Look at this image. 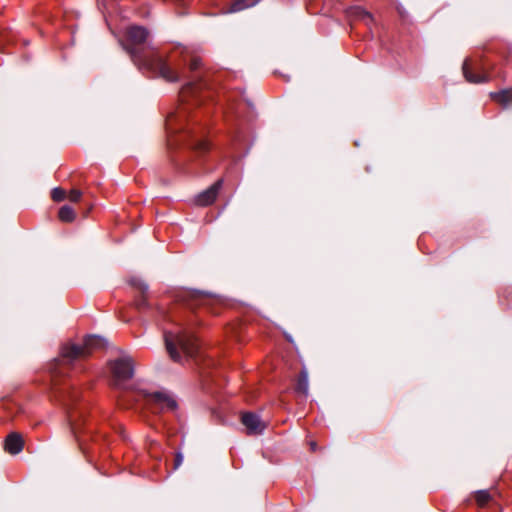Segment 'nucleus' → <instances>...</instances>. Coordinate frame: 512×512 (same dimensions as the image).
<instances>
[{"label": "nucleus", "mask_w": 512, "mask_h": 512, "mask_svg": "<svg viewBox=\"0 0 512 512\" xmlns=\"http://www.w3.org/2000/svg\"><path fill=\"white\" fill-rule=\"evenodd\" d=\"M308 390H309L308 372L305 368H303L297 377L296 384H295V391L298 394L307 396Z\"/></svg>", "instance_id": "f3484780"}, {"label": "nucleus", "mask_w": 512, "mask_h": 512, "mask_svg": "<svg viewBox=\"0 0 512 512\" xmlns=\"http://www.w3.org/2000/svg\"><path fill=\"white\" fill-rule=\"evenodd\" d=\"M105 340L97 335H88L84 338L83 344L66 343L61 347L60 359L55 360V366L70 365L78 359H85L94 350L103 348Z\"/></svg>", "instance_id": "20e7f679"}, {"label": "nucleus", "mask_w": 512, "mask_h": 512, "mask_svg": "<svg viewBox=\"0 0 512 512\" xmlns=\"http://www.w3.org/2000/svg\"><path fill=\"white\" fill-rule=\"evenodd\" d=\"M144 401L146 409L154 414H159L164 411H174L177 408V402L167 392L155 391L149 392L147 390H138L136 392L135 401Z\"/></svg>", "instance_id": "423d86ee"}, {"label": "nucleus", "mask_w": 512, "mask_h": 512, "mask_svg": "<svg viewBox=\"0 0 512 512\" xmlns=\"http://www.w3.org/2000/svg\"><path fill=\"white\" fill-rule=\"evenodd\" d=\"M247 105H248L249 107H252V106H253V105H252V103H250V102H247Z\"/></svg>", "instance_id": "a878e982"}, {"label": "nucleus", "mask_w": 512, "mask_h": 512, "mask_svg": "<svg viewBox=\"0 0 512 512\" xmlns=\"http://www.w3.org/2000/svg\"><path fill=\"white\" fill-rule=\"evenodd\" d=\"M183 304L194 311L196 308H208L215 300L211 294L198 290H189L181 294Z\"/></svg>", "instance_id": "6e6552de"}, {"label": "nucleus", "mask_w": 512, "mask_h": 512, "mask_svg": "<svg viewBox=\"0 0 512 512\" xmlns=\"http://www.w3.org/2000/svg\"><path fill=\"white\" fill-rule=\"evenodd\" d=\"M164 341L169 356L175 362L181 361L182 357L180 351L191 358L197 357L199 353L198 340L193 334L186 330L178 333L170 331L165 332Z\"/></svg>", "instance_id": "7ed1b4c3"}, {"label": "nucleus", "mask_w": 512, "mask_h": 512, "mask_svg": "<svg viewBox=\"0 0 512 512\" xmlns=\"http://www.w3.org/2000/svg\"><path fill=\"white\" fill-rule=\"evenodd\" d=\"M24 448V440L21 434L12 432L7 435L4 442V449L11 455L19 454Z\"/></svg>", "instance_id": "ddd939ff"}, {"label": "nucleus", "mask_w": 512, "mask_h": 512, "mask_svg": "<svg viewBox=\"0 0 512 512\" xmlns=\"http://www.w3.org/2000/svg\"><path fill=\"white\" fill-rule=\"evenodd\" d=\"M129 284L139 291V296L136 297L134 305L139 312L150 308L147 299L148 285L139 277L133 276L129 279Z\"/></svg>", "instance_id": "9d476101"}, {"label": "nucleus", "mask_w": 512, "mask_h": 512, "mask_svg": "<svg viewBox=\"0 0 512 512\" xmlns=\"http://www.w3.org/2000/svg\"><path fill=\"white\" fill-rule=\"evenodd\" d=\"M255 4L254 0H236L231 8L230 12H238Z\"/></svg>", "instance_id": "6ab92c4d"}, {"label": "nucleus", "mask_w": 512, "mask_h": 512, "mask_svg": "<svg viewBox=\"0 0 512 512\" xmlns=\"http://www.w3.org/2000/svg\"><path fill=\"white\" fill-rule=\"evenodd\" d=\"M490 97L503 108L512 104V89H504L499 92H491Z\"/></svg>", "instance_id": "dca6fc26"}, {"label": "nucleus", "mask_w": 512, "mask_h": 512, "mask_svg": "<svg viewBox=\"0 0 512 512\" xmlns=\"http://www.w3.org/2000/svg\"><path fill=\"white\" fill-rule=\"evenodd\" d=\"M59 219L63 222H72L75 219V211L72 207L64 205L59 209Z\"/></svg>", "instance_id": "a211bd4d"}, {"label": "nucleus", "mask_w": 512, "mask_h": 512, "mask_svg": "<svg viewBox=\"0 0 512 512\" xmlns=\"http://www.w3.org/2000/svg\"><path fill=\"white\" fill-rule=\"evenodd\" d=\"M121 406H123V407H125V408H129V405L121 404Z\"/></svg>", "instance_id": "bb28decb"}, {"label": "nucleus", "mask_w": 512, "mask_h": 512, "mask_svg": "<svg viewBox=\"0 0 512 512\" xmlns=\"http://www.w3.org/2000/svg\"><path fill=\"white\" fill-rule=\"evenodd\" d=\"M148 36L149 31L142 26H131L127 29L124 49L131 60L140 71L163 78L167 82H178L180 80L178 72L156 49L150 47L147 42Z\"/></svg>", "instance_id": "f257e3e1"}, {"label": "nucleus", "mask_w": 512, "mask_h": 512, "mask_svg": "<svg viewBox=\"0 0 512 512\" xmlns=\"http://www.w3.org/2000/svg\"><path fill=\"white\" fill-rule=\"evenodd\" d=\"M348 16L352 20L362 21L369 28L374 23V17L372 14L359 6L350 8L348 10Z\"/></svg>", "instance_id": "2eb2a0df"}, {"label": "nucleus", "mask_w": 512, "mask_h": 512, "mask_svg": "<svg viewBox=\"0 0 512 512\" xmlns=\"http://www.w3.org/2000/svg\"><path fill=\"white\" fill-rule=\"evenodd\" d=\"M82 196V192L78 189H73L69 193V200L72 202H78Z\"/></svg>", "instance_id": "5701e85b"}, {"label": "nucleus", "mask_w": 512, "mask_h": 512, "mask_svg": "<svg viewBox=\"0 0 512 512\" xmlns=\"http://www.w3.org/2000/svg\"><path fill=\"white\" fill-rule=\"evenodd\" d=\"M474 498L477 504L483 507L490 501L491 495L487 490H480L475 492Z\"/></svg>", "instance_id": "aec40b11"}, {"label": "nucleus", "mask_w": 512, "mask_h": 512, "mask_svg": "<svg viewBox=\"0 0 512 512\" xmlns=\"http://www.w3.org/2000/svg\"><path fill=\"white\" fill-rule=\"evenodd\" d=\"M55 394L60 398V401L63 403V405H65L67 409L70 430L75 440L77 441L79 448L83 453H86V448L84 447V439L82 436V428L85 424V415L83 411L72 407V404L77 400V393L75 391H70L69 388H55Z\"/></svg>", "instance_id": "39448f33"}, {"label": "nucleus", "mask_w": 512, "mask_h": 512, "mask_svg": "<svg viewBox=\"0 0 512 512\" xmlns=\"http://www.w3.org/2000/svg\"><path fill=\"white\" fill-rule=\"evenodd\" d=\"M113 377V386L121 388L122 383L134 375V363L130 357H121L109 363Z\"/></svg>", "instance_id": "0eeeda50"}, {"label": "nucleus", "mask_w": 512, "mask_h": 512, "mask_svg": "<svg viewBox=\"0 0 512 512\" xmlns=\"http://www.w3.org/2000/svg\"><path fill=\"white\" fill-rule=\"evenodd\" d=\"M223 185V179H218L209 188L199 193L195 199L197 205L205 207L209 206L216 200L218 193Z\"/></svg>", "instance_id": "f8f14e48"}, {"label": "nucleus", "mask_w": 512, "mask_h": 512, "mask_svg": "<svg viewBox=\"0 0 512 512\" xmlns=\"http://www.w3.org/2000/svg\"><path fill=\"white\" fill-rule=\"evenodd\" d=\"M51 198L55 202H61L66 198V191L60 187L54 188L51 192Z\"/></svg>", "instance_id": "412c9836"}, {"label": "nucleus", "mask_w": 512, "mask_h": 512, "mask_svg": "<svg viewBox=\"0 0 512 512\" xmlns=\"http://www.w3.org/2000/svg\"><path fill=\"white\" fill-rule=\"evenodd\" d=\"M182 462H183V455H182V453L177 452L175 454V458H174L173 470L178 469L182 465Z\"/></svg>", "instance_id": "b1692460"}, {"label": "nucleus", "mask_w": 512, "mask_h": 512, "mask_svg": "<svg viewBox=\"0 0 512 512\" xmlns=\"http://www.w3.org/2000/svg\"><path fill=\"white\" fill-rule=\"evenodd\" d=\"M315 449H316V443L315 442H311V450L315 451Z\"/></svg>", "instance_id": "393cba45"}, {"label": "nucleus", "mask_w": 512, "mask_h": 512, "mask_svg": "<svg viewBox=\"0 0 512 512\" xmlns=\"http://www.w3.org/2000/svg\"><path fill=\"white\" fill-rule=\"evenodd\" d=\"M462 72L464 78L469 83L480 84L489 81V75L483 71L481 63L472 58L464 60Z\"/></svg>", "instance_id": "1a4fd4ad"}, {"label": "nucleus", "mask_w": 512, "mask_h": 512, "mask_svg": "<svg viewBox=\"0 0 512 512\" xmlns=\"http://www.w3.org/2000/svg\"><path fill=\"white\" fill-rule=\"evenodd\" d=\"M187 116V111L184 108L168 115L166 119L168 146L172 148L175 145L183 144L197 156L204 155L210 150V145L187 126Z\"/></svg>", "instance_id": "f03ea898"}, {"label": "nucleus", "mask_w": 512, "mask_h": 512, "mask_svg": "<svg viewBox=\"0 0 512 512\" xmlns=\"http://www.w3.org/2000/svg\"><path fill=\"white\" fill-rule=\"evenodd\" d=\"M241 422L248 434H261L266 429V423L254 412H245L241 416Z\"/></svg>", "instance_id": "9b49d317"}, {"label": "nucleus", "mask_w": 512, "mask_h": 512, "mask_svg": "<svg viewBox=\"0 0 512 512\" xmlns=\"http://www.w3.org/2000/svg\"><path fill=\"white\" fill-rule=\"evenodd\" d=\"M206 88V83L200 76H195L188 81L181 90L182 97L192 96L197 98L198 94Z\"/></svg>", "instance_id": "4468645a"}, {"label": "nucleus", "mask_w": 512, "mask_h": 512, "mask_svg": "<svg viewBox=\"0 0 512 512\" xmlns=\"http://www.w3.org/2000/svg\"><path fill=\"white\" fill-rule=\"evenodd\" d=\"M201 66H202L201 59L198 57H193L189 63V70L191 72H196L201 68Z\"/></svg>", "instance_id": "4be33fe9"}]
</instances>
